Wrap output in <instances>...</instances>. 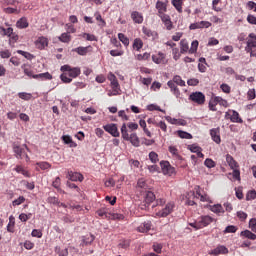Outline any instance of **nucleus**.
<instances>
[{
  "label": "nucleus",
  "instance_id": "obj_29",
  "mask_svg": "<svg viewBox=\"0 0 256 256\" xmlns=\"http://www.w3.org/2000/svg\"><path fill=\"white\" fill-rule=\"evenodd\" d=\"M172 5L178 13H183V0H172Z\"/></svg>",
  "mask_w": 256,
  "mask_h": 256
},
{
  "label": "nucleus",
  "instance_id": "obj_30",
  "mask_svg": "<svg viewBox=\"0 0 256 256\" xmlns=\"http://www.w3.org/2000/svg\"><path fill=\"white\" fill-rule=\"evenodd\" d=\"M133 49H135V51H141V49H143V40H141V38L134 39Z\"/></svg>",
  "mask_w": 256,
  "mask_h": 256
},
{
  "label": "nucleus",
  "instance_id": "obj_51",
  "mask_svg": "<svg viewBox=\"0 0 256 256\" xmlns=\"http://www.w3.org/2000/svg\"><path fill=\"white\" fill-rule=\"evenodd\" d=\"M96 213L99 217H102V219H107V217H109L107 214V209L105 208L99 209Z\"/></svg>",
  "mask_w": 256,
  "mask_h": 256
},
{
  "label": "nucleus",
  "instance_id": "obj_63",
  "mask_svg": "<svg viewBox=\"0 0 256 256\" xmlns=\"http://www.w3.org/2000/svg\"><path fill=\"white\" fill-rule=\"evenodd\" d=\"M247 97H248L249 101H252V99H255V97H256L255 89L248 90Z\"/></svg>",
  "mask_w": 256,
  "mask_h": 256
},
{
  "label": "nucleus",
  "instance_id": "obj_33",
  "mask_svg": "<svg viewBox=\"0 0 256 256\" xmlns=\"http://www.w3.org/2000/svg\"><path fill=\"white\" fill-rule=\"evenodd\" d=\"M121 135L124 141H129V133L127 132V124L123 123L121 127Z\"/></svg>",
  "mask_w": 256,
  "mask_h": 256
},
{
  "label": "nucleus",
  "instance_id": "obj_22",
  "mask_svg": "<svg viewBox=\"0 0 256 256\" xmlns=\"http://www.w3.org/2000/svg\"><path fill=\"white\" fill-rule=\"evenodd\" d=\"M16 27L18 29H27L29 27V22L27 21V18L22 17L16 22Z\"/></svg>",
  "mask_w": 256,
  "mask_h": 256
},
{
  "label": "nucleus",
  "instance_id": "obj_9",
  "mask_svg": "<svg viewBox=\"0 0 256 256\" xmlns=\"http://www.w3.org/2000/svg\"><path fill=\"white\" fill-rule=\"evenodd\" d=\"M173 209H175L174 202H168L164 208H162L161 217H167V215H171L173 213Z\"/></svg>",
  "mask_w": 256,
  "mask_h": 256
},
{
  "label": "nucleus",
  "instance_id": "obj_2",
  "mask_svg": "<svg viewBox=\"0 0 256 256\" xmlns=\"http://www.w3.org/2000/svg\"><path fill=\"white\" fill-rule=\"evenodd\" d=\"M161 171L162 174L165 175L166 177H173L175 175V167L169 163V161H162L161 162Z\"/></svg>",
  "mask_w": 256,
  "mask_h": 256
},
{
  "label": "nucleus",
  "instance_id": "obj_39",
  "mask_svg": "<svg viewBox=\"0 0 256 256\" xmlns=\"http://www.w3.org/2000/svg\"><path fill=\"white\" fill-rule=\"evenodd\" d=\"M9 223L7 225V231L9 233H13L15 230H14V227H15V218L13 216H10L9 218Z\"/></svg>",
  "mask_w": 256,
  "mask_h": 256
},
{
  "label": "nucleus",
  "instance_id": "obj_10",
  "mask_svg": "<svg viewBox=\"0 0 256 256\" xmlns=\"http://www.w3.org/2000/svg\"><path fill=\"white\" fill-rule=\"evenodd\" d=\"M48 45L49 40L45 36H41L35 41V46L37 47V49L40 50L45 49V47H47Z\"/></svg>",
  "mask_w": 256,
  "mask_h": 256
},
{
  "label": "nucleus",
  "instance_id": "obj_62",
  "mask_svg": "<svg viewBox=\"0 0 256 256\" xmlns=\"http://www.w3.org/2000/svg\"><path fill=\"white\" fill-rule=\"evenodd\" d=\"M249 227L251 229V231H253L254 233H256V218H252L249 221Z\"/></svg>",
  "mask_w": 256,
  "mask_h": 256
},
{
  "label": "nucleus",
  "instance_id": "obj_49",
  "mask_svg": "<svg viewBox=\"0 0 256 256\" xmlns=\"http://www.w3.org/2000/svg\"><path fill=\"white\" fill-rule=\"evenodd\" d=\"M151 57V54H149V53H144V54H138L137 56H136V59L138 60V61H147V59H149Z\"/></svg>",
  "mask_w": 256,
  "mask_h": 256
},
{
  "label": "nucleus",
  "instance_id": "obj_19",
  "mask_svg": "<svg viewBox=\"0 0 256 256\" xmlns=\"http://www.w3.org/2000/svg\"><path fill=\"white\" fill-rule=\"evenodd\" d=\"M142 33H144V35H146V37H149L150 39H157L158 37L157 32L151 31V29L147 27L142 28Z\"/></svg>",
  "mask_w": 256,
  "mask_h": 256
},
{
  "label": "nucleus",
  "instance_id": "obj_58",
  "mask_svg": "<svg viewBox=\"0 0 256 256\" xmlns=\"http://www.w3.org/2000/svg\"><path fill=\"white\" fill-rule=\"evenodd\" d=\"M22 203H25V197L20 196L16 200L12 202L13 207H17L18 205H21Z\"/></svg>",
  "mask_w": 256,
  "mask_h": 256
},
{
  "label": "nucleus",
  "instance_id": "obj_55",
  "mask_svg": "<svg viewBox=\"0 0 256 256\" xmlns=\"http://www.w3.org/2000/svg\"><path fill=\"white\" fill-rule=\"evenodd\" d=\"M187 85H189L190 87H197V85H199V79L197 78L188 79Z\"/></svg>",
  "mask_w": 256,
  "mask_h": 256
},
{
  "label": "nucleus",
  "instance_id": "obj_41",
  "mask_svg": "<svg viewBox=\"0 0 256 256\" xmlns=\"http://www.w3.org/2000/svg\"><path fill=\"white\" fill-rule=\"evenodd\" d=\"M109 215V219H112L113 221H123V219H125V216L123 214L112 213Z\"/></svg>",
  "mask_w": 256,
  "mask_h": 256
},
{
  "label": "nucleus",
  "instance_id": "obj_5",
  "mask_svg": "<svg viewBox=\"0 0 256 256\" xmlns=\"http://www.w3.org/2000/svg\"><path fill=\"white\" fill-rule=\"evenodd\" d=\"M104 131L112 135V137H119V129L117 128V124H107L103 126Z\"/></svg>",
  "mask_w": 256,
  "mask_h": 256
},
{
  "label": "nucleus",
  "instance_id": "obj_47",
  "mask_svg": "<svg viewBox=\"0 0 256 256\" xmlns=\"http://www.w3.org/2000/svg\"><path fill=\"white\" fill-rule=\"evenodd\" d=\"M130 246H131V240H122L119 243V247L121 249H129Z\"/></svg>",
  "mask_w": 256,
  "mask_h": 256
},
{
  "label": "nucleus",
  "instance_id": "obj_16",
  "mask_svg": "<svg viewBox=\"0 0 256 256\" xmlns=\"http://www.w3.org/2000/svg\"><path fill=\"white\" fill-rule=\"evenodd\" d=\"M93 241H95V236H93V234L84 236L82 238V242H81L80 246L85 247L87 245H91V243H93Z\"/></svg>",
  "mask_w": 256,
  "mask_h": 256
},
{
  "label": "nucleus",
  "instance_id": "obj_20",
  "mask_svg": "<svg viewBox=\"0 0 256 256\" xmlns=\"http://www.w3.org/2000/svg\"><path fill=\"white\" fill-rule=\"evenodd\" d=\"M62 141L65 145H69V147H77V143L73 141V138L70 135H63Z\"/></svg>",
  "mask_w": 256,
  "mask_h": 256
},
{
  "label": "nucleus",
  "instance_id": "obj_43",
  "mask_svg": "<svg viewBox=\"0 0 256 256\" xmlns=\"http://www.w3.org/2000/svg\"><path fill=\"white\" fill-rule=\"evenodd\" d=\"M95 17H96V21L99 22L100 27H105V25H107V23L105 22L103 17H101V14L99 12L95 13Z\"/></svg>",
  "mask_w": 256,
  "mask_h": 256
},
{
  "label": "nucleus",
  "instance_id": "obj_1",
  "mask_svg": "<svg viewBox=\"0 0 256 256\" xmlns=\"http://www.w3.org/2000/svg\"><path fill=\"white\" fill-rule=\"evenodd\" d=\"M60 71L62 72L60 75L62 83H71L73 79H77L81 75L80 67H71L68 64L61 66Z\"/></svg>",
  "mask_w": 256,
  "mask_h": 256
},
{
  "label": "nucleus",
  "instance_id": "obj_11",
  "mask_svg": "<svg viewBox=\"0 0 256 256\" xmlns=\"http://www.w3.org/2000/svg\"><path fill=\"white\" fill-rule=\"evenodd\" d=\"M229 250L225 246H218L212 251L209 252L210 255L217 256V255H227Z\"/></svg>",
  "mask_w": 256,
  "mask_h": 256
},
{
  "label": "nucleus",
  "instance_id": "obj_45",
  "mask_svg": "<svg viewBox=\"0 0 256 256\" xmlns=\"http://www.w3.org/2000/svg\"><path fill=\"white\" fill-rule=\"evenodd\" d=\"M18 55H22V57H25V59H28L29 61H31V59H33V54L29 53V52H25L23 50H17Z\"/></svg>",
  "mask_w": 256,
  "mask_h": 256
},
{
  "label": "nucleus",
  "instance_id": "obj_12",
  "mask_svg": "<svg viewBox=\"0 0 256 256\" xmlns=\"http://www.w3.org/2000/svg\"><path fill=\"white\" fill-rule=\"evenodd\" d=\"M32 79H37L38 81H51V79H53V76L49 72H46L34 74L32 75Z\"/></svg>",
  "mask_w": 256,
  "mask_h": 256
},
{
  "label": "nucleus",
  "instance_id": "obj_13",
  "mask_svg": "<svg viewBox=\"0 0 256 256\" xmlns=\"http://www.w3.org/2000/svg\"><path fill=\"white\" fill-rule=\"evenodd\" d=\"M68 177H69L70 181H80V183L85 179L83 177V174H81L79 172H73V171L68 172Z\"/></svg>",
  "mask_w": 256,
  "mask_h": 256
},
{
  "label": "nucleus",
  "instance_id": "obj_34",
  "mask_svg": "<svg viewBox=\"0 0 256 256\" xmlns=\"http://www.w3.org/2000/svg\"><path fill=\"white\" fill-rule=\"evenodd\" d=\"M255 47H256V41L250 39L247 41V46L245 48V51H247V53H251V51H253V49H255Z\"/></svg>",
  "mask_w": 256,
  "mask_h": 256
},
{
  "label": "nucleus",
  "instance_id": "obj_37",
  "mask_svg": "<svg viewBox=\"0 0 256 256\" xmlns=\"http://www.w3.org/2000/svg\"><path fill=\"white\" fill-rule=\"evenodd\" d=\"M37 167H39L42 171H47V169H51V164L49 162H37Z\"/></svg>",
  "mask_w": 256,
  "mask_h": 256
},
{
  "label": "nucleus",
  "instance_id": "obj_53",
  "mask_svg": "<svg viewBox=\"0 0 256 256\" xmlns=\"http://www.w3.org/2000/svg\"><path fill=\"white\" fill-rule=\"evenodd\" d=\"M253 199H256V191L251 190L246 194V201H253Z\"/></svg>",
  "mask_w": 256,
  "mask_h": 256
},
{
  "label": "nucleus",
  "instance_id": "obj_32",
  "mask_svg": "<svg viewBox=\"0 0 256 256\" xmlns=\"http://www.w3.org/2000/svg\"><path fill=\"white\" fill-rule=\"evenodd\" d=\"M55 253H57V255L59 256H69V249L65 248V249H61V247L56 246L54 249Z\"/></svg>",
  "mask_w": 256,
  "mask_h": 256
},
{
  "label": "nucleus",
  "instance_id": "obj_36",
  "mask_svg": "<svg viewBox=\"0 0 256 256\" xmlns=\"http://www.w3.org/2000/svg\"><path fill=\"white\" fill-rule=\"evenodd\" d=\"M177 134H178V137H180V139H193V135L183 130H178Z\"/></svg>",
  "mask_w": 256,
  "mask_h": 256
},
{
  "label": "nucleus",
  "instance_id": "obj_44",
  "mask_svg": "<svg viewBox=\"0 0 256 256\" xmlns=\"http://www.w3.org/2000/svg\"><path fill=\"white\" fill-rule=\"evenodd\" d=\"M173 81L176 83V85H179L180 87H185V81L181 79V76L179 75L174 76Z\"/></svg>",
  "mask_w": 256,
  "mask_h": 256
},
{
  "label": "nucleus",
  "instance_id": "obj_57",
  "mask_svg": "<svg viewBox=\"0 0 256 256\" xmlns=\"http://www.w3.org/2000/svg\"><path fill=\"white\" fill-rule=\"evenodd\" d=\"M47 203H50L51 205H59V198L55 196H50L47 199Z\"/></svg>",
  "mask_w": 256,
  "mask_h": 256
},
{
  "label": "nucleus",
  "instance_id": "obj_27",
  "mask_svg": "<svg viewBox=\"0 0 256 256\" xmlns=\"http://www.w3.org/2000/svg\"><path fill=\"white\" fill-rule=\"evenodd\" d=\"M130 143L133 145V147H139L140 145V141H139V137L137 136V134L135 133H132L130 136H129V140Z\"/></svg>",
  "mask_w": 256,
  "mask_h": 256
},
{
  "label": "nucleus",
  "instance_id": "obj_28",
  "mask_svg": "<svg viewBox=\"0 0 256 256\" xmlns=\"http://www.w3.org/2000/svg\"><path fill=\"white\" fill-rule=\"evenodd\" d=\"M230 121L232 123H243V119L239 117V112L235 110L232 111V115L230 116Z\"/></svg>",
  "mask_w": 256,
  "mask_h": 256
},
{
  "label": "nucleus",
  "instance_id": "obj_25",
  "mask_svg": "<svg viewBox=\"0 0 256 256\" xmlns=\"http://www.w3.org/2000/svg\"><path fill=\"white\" fill-rule=\"evenodd\" d=\"M241 237H245L246 239H250L251 241L256 240L255 233L251 232L250 230H244L240 233Z\"/></svg>",
  "mask_w": 256,
  "mask_h": 256
},
{
  "label": "nucleus",
  "instance_id": "obj_15",
  "mask_svg": "<svg viewBox=\"0 0 256 256\" xmlns=\"http://www.w3.org/2000/svg\"><path fill=\"white\" fill-rule=\"evenodd\" d=\"M210 135L212 137V140L219 145L221 143V136L219 135V129L213 128L210 130Z\"/></svg>",
  "mask_w": 256,
  "mask_h": 256
},
{
  "label": "nucleus",
  "instance_id": "obj_21",
  "mask_svg": "<svg viewBox=\"0 0 256 256\" xmlns=\"http://www.w3.org/2000/svg\"><path fill=\"white\" fill-rule=\"evenodd\" d=\"M167 85L171 89V91H173L175 97L181 96V92L179 91V88H177V85H175L174 81H168Z\"/></svg>",
  "mask_w": 256,
  "mask_h": 256
},
{
  "label": "nucleus",
  "instance_id": "obj_52",
  "mask_svg": "<svg viewBox=\"0 0 256 256\" xmlns=\"http://www.w3.org/2000/svg\"><path fill=\"white\" fill-rule=\"evenodd\" d=\"M188 149L189 151H191V153H197L198 151H203V149L199 147L197 144L189 145Z\"/></svg>",
  "mask_w": 256,
  "mask_h": 256
},
{
  "label": "nucleus",
  "instance_id": "obj_42",
  "mask_svg": "<svg viewBox=\"0 0 256 256\" xmlns=\"http://www.w3.org/2000/svg\"><path fill=\"white\" fill-rule=\"evenodd\" d=\"M22 69L24 71V74L27 75L28 77H32L33 78V72L31 71V66L24 64L22 65Z\"/></svg>",
  "mask_w": 256,
  "mask_h": 256
},
{
  "label": "nucleus",
  "instance_id": "obj_56",
  "mask_svg": "<svg viewBox=\"0 0 256 256\" xmlns=\"http://www.w3.org/2000/svg\"><path fill=\"white\" fill-rule=\"evenodd\" d=\"M149 159L152 163H157V161H159V155L155 152H150Z\"/></svg>",
  "mask_w": 256,
  "mask_h": 256
},
{
  "label": "nucleus",
  "instance_id": "obj_17",
  "mask_svg": "<svg viewBox=\"0 0 256 256\" xmlns=\"http://www.w3.org/2000/svg\"><path fill=\"white\" fill-rule=\"evenodd\" d=\"M137 231L139 233H147L148 231H151V223L149 221L144 222L138 226Z\"/></svg>",
  "mask_w": 256,
  "mask_h": 256
},
{
  "label": "nucleus",
  "instance_id": "obj_59",
  "mask_svg": "<svg viewBox=\"0 0 256 256\" xmlns=\"http://www.w3.org/2000/svg\"><path fill=\"white\" fill-rule=\"evenodd\" d=\"M31 235L32 237H37V239H41V237H43V232L39 229H34L32 230Z\"/></svg>",
  "mask_w": 256,
  "mask_h": 256
},
{
  "label": "nucleus",
  "instance_id": "obj_46",
  "mask_svg": "<svg viewBox=\"0 0 256 256\" xmlns=\"http://www.w3.org/2000/svg\"><path fill=\"white\" fill-rule=\"evenodd\" d=\"M199 47V41L194 40L191 43V48L189 49V53L193 54V53H197V48Z\"/></svg>",
  "mask_w": 256,
  "mask_h": 256
},
{
  "label": "nucleus",
  "instance_id": "obj_54",
  "mask_svg": "<svg viewBox=\"0 0 256 256\" xmlns=\"http://www.w3.org/2000/svg\"><path fill=\"white\" fill-rule=\"evenodd\" d=\"M0 57H1V59H9L11 57V51L10 50H1Z\"/></svg>",
  "mask_w": 256,
  "mask_h": 256
},
{
  "label": "nucleus",
  "instance_id": "obj_3",
  "mask_svg": "<svg viewBox=\"0 0 256 256\" xmlns=\"http://www.w3.org/2000/svg\"><path fill=\"white\" fill-rule=\"evenodd\" d=\"M189 100L192 101V103H196V105H205V94L203 92H192L189 95Z\"/></svg>",
  "mask_w": 256,
  "mask_h": 256
},
{
  "label": "nucleus",
  "instance_id": "obj_6",
  "mask_svg": "<svg viewBox=\"0 0 256 256\" xmlns=\"http://www.w3.org/2000/svg\"><path fill=\"white\" fill-rule=\"evenodd\" d=\"M213 221H215V218H213L209 215L201 216L198 219V223L200 225L199 228L203 229V227H207V226L211 225V223H213Z\"/></svg>",
  "mask_w": 256,
  "mask_h": 256
},
{
  "label": "nucleus",
  "instance_id": "obj_18",
  "mask_svg": "<svg viewBox=\"0 0 256 256\" xmlns=\"http://www.w3.org/2000/svg\"><path fill=\"white\" fill-rule=\"evenodd\" d=\"M136 189L139 191H147L149 189V185H147V182L144 180V178H140L137 182Z\"/></svg>",
  "mask_w": 256,
  "mask_h": 256
},
{
  "label": "nucleus",
  "instance_id": "obj_48",
  "mask_svg": "<svg viewBox=\"0 0 256 256\" xmlns=\"http://www.w3.org/2000/svg\"><path fill=\"white\" fill-rule=\"evenodd\" d=\"M204 165H205V167H207L208 169H213V167H215V161H213V159H211V158H207V159L204 161Z\"/></svg>",
  "mask_w": 256,
  "mask_h": 256
},
{
  "label": "nucleus",
  "instance_id": "obj_24",
  "mask_svg": "<svg viewBox=\"0 0 256 256\" xmlns=\"http://www.w3.org/2000/svg\"><path fill=\"white\" fill-rule=\"evenodd\" d=\"M89 49H91V46H88V47H77V48H74L72 51H74V53H78V55H82V56H85L87 55V53H89Z\"/></svg>",
  "mask_w": 256,
  "mask_h": 256
},
{
  "label": "nucleus",
  "instance_id": "obj_8",
  "mask_svg": "<svg viewBox=\"0 0 256 256\" xmlns=\"http://www.w3.org/2000/svg\"><path fill=\"white\" fill-rule=\"evenodd\" d=\"M161 21L164 24V27L165 29H167V31H171V29L175 28V26L173 25V22L171 21V16L167 14H163L161 17Z\"/></svg>",
  "mask_w": 256,
  "mask_h": 256
},
{
  "label": "nucleus",
  "instance_id": "obj_14",
  "mask_svg": "<svg viewBox=\"0 0 256 256\" xmlns=\"http://www.w3.org/2000/svg\"><path fill=\"white\" fill-rule=\"evenodd\" d=\"M131 19L134 23L141 25V23H143V14L138 11H133L131 13Z\"/></svg>",
  "mask_w": 256,
  "mask_h": 256
},
{
  "label": "nucleus",
  "instance_id": "obj_26",
  "mask_svg": "<svg viewBox=\"0 0 256 256\" xmlns=\"http://www.w3.org/2000/svg\"><path fill=\"white\" fill-rule=\"evenodd\" d=\"M111 87L112 90L108 92V97L120 95L121 88L119 87V84L111 85Z\"/></svg>",
  "mask_w": 256,
  "mask_h": 256
},
{
  "label": "nucleus",
  "instance_id": "obj_38",
  "mask_svg": "<svg viewBox=\"0 0 256 256\" xmlns=\"http://www.w3.org/2000/svg\"><path fill=\"white\" fill-rule=\"evenodd\" d=\"M58 39L61 41V43H71V36L67 32L62 33Z\"/></svg>",
  "mask_w": 256,
  "mask_h": 256
},
{
  "label": "nucleus",
  "instance_id": "obj_23",
  "mask_svg": "<svg viewBox=\"0 0 256 256\" xmlns=\"http://www.w3.org/2000/svg\"><path fill=\"white\" fill-rule=\"evenodd\" d=\"M210 211H212V213H216V215H220V213H225V209H223V206L221 204H214L210 206Z\"/></svg>",
  "mask_w": 256,
  "mask_h": 256
},
{
  "label": "nucleus",
  "instance_id": "obj_50",
  "mask_svg": "<svg viewBox=\"0 0 256 256\" xmlns=\"http://www.w3.org/2000/svg\"><path fill=\"white\" fill-rule=\"evenodd\" d=\"M108 79L110 81V85H119V81L117 80V77L115 76V74L110 73L108 76Z\"/></svg>",
  "mask_w": 256,
  "mask_h": 256
},
{
  "label": "nucleus",
  "instance_id": "obj_35",
  "mask_svg": "<svg viewBox=\"0 0 256 256\" xmlns=\"http://www.w3.org/2000/svg\"><path fill=\"white\" fill-rule=\"evenodd\" d=\"M189 51V43L187 40L180 41V53H187Z\"/></svg>",
  "mask_w": 256,
  "mask_h": 256
},
{
  "label": "nucleus",
  "instance_id": "obj_7",
  "mask_svg": "<svg viewBox=\"0 0 256 256\" xmlns=\"http://www.w3.org/2000/svg\"><path fill=\"white\" fill-rule=\"evenodd\" d=\"M211 27V22L209 21H200L190 24L189 29L194 31L195 29H209Z\"/></svg>",
  "mask_w": 256,
  "mask_h": 256
},
{
  "label": "nucleus",
  "instance_id": "obj_60",
  "mask_svg": "<svg viewBox=\"0 0 256 256\" xmlns=\"http://www.w3.org/2000/svg\"><path fill=\"white\" fill-rule=\"evenodd\" d=\"M224 233H237V226H227L224 230Z\"/></svg>",
  "mask_w": 256,
  "mask_h": 256
},
{
  "label": "nucleus",
  "instance_id": "obj_4",
  "mask_svg": "<svg viewBox=\"0 0 256 256\" xmlns=\"http://www.w3.org/2000/svg\"><path fill=\"white\" fill-rule=\"evenodd\" d=\"M13 151L16 155L17 159H25V161L29 162V155L25 151V148H21V146H14Z\"/></svg>",
  "mask_w": 256,
  "mask_h": 256
},
{
  "label": "nucleus",
  "instance_id": "obj_31",
  "mask_svg": "<svg viewBox=\"0 0 256 256\" xmlns=\"http://www.w3.org/2000/svg\"><path fill=\"white\" fill-rule=\"evenodd\" d=\"M226 161H227L229 167H231L232 169H237V167H239L237 165V161H235V159H233L231 155L226 156Z\"/></svg>",
  "mask_w": 256,
  "mask_h": 256
},
{
  "label": "nucleus",
  "instance_id": "obj_64",
  "mask_svg": "<svg viewBox=\"0 0 256 256\" xmlns=\"http://www.w3.org/2000/svg\"><path fill=\"white\" fill-rule=\"evenodd\" d=\"M247 21L248 23H250V25H256V17L254 15H248Z\"/></svg>",
  "mask_w": 256,
  "mask_h": 256
},
{
  "label": "nucleus",
  "instance_id": "obj_40",
  "mask_svg": "<svg viewBox=\"0 0 256 256\" xmlns=\"http://www.w3.org/2000/svg\"><path fill=\"white\" fill-rule=\"evenodd\" d=\"M118 39L121 41V43H123V45H125V47H129V38L125 36V34L119 33Z\"/></svg>",
  "mask_w": 256,
  "mask_h": 256
},
{
  "label": "nucleus",
  "instance_id": "obj_61",
  "mask_svg": "<svg viewBox=\"0 0 256 256\" xmlns=\"http://www.w3.org/2000/svg\"><path fill=\"white\" fill-rule=\"evenodd\" d=\"M118 117L122 119V121H129V116L125 113V110H120L118 112Z\"/></svg>",
  "mask_w": 256,
  "mask_h": 256
}]
</instances>
